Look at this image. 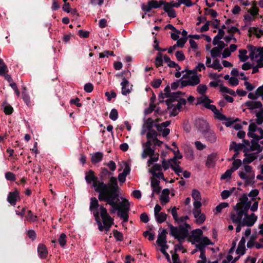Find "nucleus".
<instances>
[{
  "label": "nucleus",
  "mask_w": 263,
  "mask_h": 263,
  "mask_svg": "<svg viewBox=\"0 0 263 263\" xmlns=\"http://www.w3.org/2000/svg\"><path fill=\"white\" fill-rule=\"evenodd\" d=\"M256 122L258 125L263 123V109H261L256 114Z\"/></svg>",
  "instance_id": "4c0bfd02"
},
{
  "label": "nucleus",
  "mask_w": 263,
  "mask_h": 263,
  "mask_svg": "<svg viewBox=\"0 0 263 263\" xmlns=\"http://www.w3.org/2000/svg\"><path fill=\"white\" fill-rule=\"evenodd\" d=\"M5 177L7 180L10 181H15L16 179L15 175L10 172H7L5 174Z\"/></svg>",
  "instance_id": "338daca9"
},
{
  "label": "nucleus",
  "mask_w": 263,
  "mask_h": 263,
  "mask_svg": "<svg viewBox=\"0 0 263 263\" xmlns=\"http://www.w3.org/2000/svg\"><path fill=\"white\" fill-rule=\"evenodd\" d=\"M205 65L208 68H212L219 71H220L223 69V67L220 63L219 60L215 59L212 63V60L210 57H206Z\"/></svg>",
  "instance_id": "a211bd4d"
},
{
  "label": "nucleus",
  "mask_w": 263,
  "mask_h": 263,
  "mask_svg": "<svg viewBox=\"0 0 263 263\" xmlns=\"http://www.w3.org/2000/svg\"><path fill=\"white\" fill-rule=\"evenodd\" d=\"M160 181L157 179L152 178L151 179V186L153 188V194L152 196H153L154 194H159L161 190V187L159 186Z\"/></svg>",
  "instance_id": "cd10ccee"
},
{
  "label": "nucleus",
  "mask_w": 263,
  "mask_h": 263,
  "mask_svg": "<svg viewBox=\"0 0 263 263\" xmlns=\"http://www.w3.org/2000/svg\"><path fill=\"white\" fill-rule=\"evenodd\" d=\"M240 201L236 204L234 209L237 214H247L250 207V201L246 194H243L239 199Z\"/></svg>",
  "instance_id": "6e6552de"
},
{
  "label": "nucleus",
  "mask_w": 263,
  "mask_h": 263,
  "mask_svg": "<svg viewBox=\"0 0 263 263\" xmlns=\"http://www.w3.org/2000/svg\"><path fill=\"white\" fill-rule=\"evenodd\" d=\"M118 117V112L117 109H112L109 114V118L113 121H115Z\"/></svg>",
  "instance_id": "bf43d9fd"
},
{
  "label": "nucleus",
  "mask_w": 263,
  "mask_h": 263,
  "mask_svg": "<svg viewBox=\"0 0 263 263\" xmlns=\"http://www.w3.org/2000/svg\"><path fill=\"white\" fill-rule=\"evenodd\" d=\"M192 196L195 201L201 200L200 193L197 190L194 189L192 191Z\"/></svg>",
  "instance_id": "603ef678"
},
{
  "label": "nucleus",
  "mask_w": 263,
  "mask_h": 263,
  "mask_svg": "<svg viewBox=\"0 0 263 263\" xmlns=\"http://www.w3.org/2000/svg\"><path fill=\"white\" fill-rule=\"evenodd\" d=\"M249 58L252 61H263V47L248 46Z\"/></svg>",
  "instance_id": "9b49d317"
},
{
  "label": "nucleus",
  "mask_w": 263,
  "mask_h": 263,
  "mask_svg": "<svg viewBox=\"0 0 263 263\" xmlns=\"http://www.w3.org/2000/svg\"><path fill=\"white\" fill-rule=\"evenodd\" d=\"M122 86V94L127 95L129 94L132 90V86H130L129 82L125 79H123L121 83Z\"/></svg>",
  "instance_id": "393cba45"
},
{
  "label": "nucleus",
  "mask_w": 263,
  "mask_h": 263,
  "mask_svg": "<svg viewBox=\"0 0 263 263\" xmlns=\"http://www.w3.org/2000/svg\"><path fill=\"white\" fill-rule=\"evenodd\" d=\"M224 35V31L222 29H219L218 30V34L216 35L213 41V44L214 45H216L218 43L221 42V40Z\"/></svg>",
  "instance_id": "72a5a7b5"
},
{
  "label": "nucleus",
  "mask_w": 263,
  "mask_h": 263,
  "mask_svg": "<svg viewBox=\"0 0 263 263\" xmlns=\"http://www.w3.org/2000/svg\"><path fill=\"white\" fill-rule=\"evenodd\" d=\"M164 4V1L160 0L158 2L154 0L149 1L146 4H143L141 8L145 13L149 12L153 8H160Z\"/></svg>",
  "instance_id": "2eb2a0df"
},
{
  "label": "nucleus",
  "mask_w": 263,
  "mask_h": 263,
  "mask_svg": "<svg viewBox=\"0 0 263 263\" xmlns=\"http://www.w3.org/2000/svg\"><path fill=\"white\" fill-rule=\"evenodd\" d=\"M195 125L201 132H205L207 131L209 128V124L208 122L205 120L200 119L196 121Z\"/></svg>",
  "instance_id": "5701e85b"
},
{
  "label": "nucleus",
  "mask_w": 263,
  "mask_h": 263,
  "mask_svg": "<svg viewBox=\"0 0 263 263\" xmlns=\"http://www.w3.org/2000/svg\"><path fill=\"white\" fill-rule=\"evenodd\" d=\"M194 208V212L196 214H200L201 210L200 209L201 206V200H197L195 201L193 203Z\"/></svg>",
  "instance_id": "37998d69"
},
{
  "label": "nucleus",
  "mask_w": 263,
  "mask_h": 263,
  "mask_svg": "<svg viewBox=\"0 0 263 263\" xmlns=\"http://www.w3.org/2000/svg\"><path fill=\"white\" fill-rule=\"evenodd\" d=\"M247 51L245 49H239V58L241 62H245L246 61L249 57L247 55Z\"/></svg>",
  "instance_id": "c9c22d12"
},
{
  "label": "nucleus",
  "mask_w": 263,
  "mask_h": 263,
  "mask_svg": "<svg viewBox=\"0 0 263 263\" xmlns=\"http://www.w3.org/2000/svg\"><path fill=\"white\" fill-rule=\"evenodd\" d=\"M8 71L7 67L3 60L0 58V74H3Z\"/></svg>",
  "instance_id": "6e6d98bb"
},
{
  "label": "nucleus",
  "mask_w": 263,
  "mask_h": 263,
  "mask_svg": "<svg viewBox=\"0 0 263 263\" xmlns=\"http://www.w3.org/2000/svg\"><path fill=\"white\" fill-rule=\"evenodd\" d=\"M207 88H208L206 85L202 84H199L197 87V91L199 94L202 95L203 96V95L206 92Z\"/></svg>",
  "instance_id": "a19ab883"
},
{
  "label": "nucleus",
  "mask_w": 263,
  "mask_h": 263,
  "mask_svg": "<svg viewBox=\"0 0 263 263\" xmlns=\"http://www.w3.org/2000/svg\"><path fill=\"white\" fill-rule=\"evenodd\" d=\"M250 35H254L257 38H259L263 36V29L258 27H250L248 30Z\"/></svg>",
  "instance_id": "c85d7f7f"
},
{
  "label": "nucleus",
  "mask_w": 263,
  "mask_h": 263,
  "mask_svg": "<svg viewBox=\"0 0 263 263\" xmlns=\"http://www.w3.org/2000/svg\"><path fill=\"white\" fill-rule=\"evenodd\" d=\"M216 45H217V46L212 49L210 51L211 57L213 58H216L218 57L222 50L225 47V44L223 42H220Z\"/></svg>",
  "instance_id": "412c9836"
},
{
  "label": "nucleus",
  "mask_w": 263,
  "mask_h": 263,
  "mask_svg": "<svg viewBox=\"0 0 263 263\" xmlns=\"http://www.w3.org/2000/svg\"><path fill=\"white\" fill-rule=\"evenodd\" d=\"M242 162L240 159H235L232 163V167L231 168L233 172L237 170L241 165Z\"/></svg>",
  "instance_id": "49530a36"
},
{
  "label": "nucleus",
  "mask_w": 263,
  "mask_h": 263,
  "mask_svg": "<svg viewBox=\"0 0 263 263\" xmlns=\"http://www.w3.org/2000/svg\"><path fill=\"white\" fill-rule=\"evenodd\" d=\"M113 235L117 241H121L123 240V234L117 230L113 231Z\"/></svg>",
  "instance_id": "c03bdc74"
},
{
  "label": "nucleus",
  "mask_w": 263,
  "mask_h": 263,
  "mask_svg": "<svg viewBox=\"0 0 263 263\" xmlns=\"http://www.w3.org/2000/svg\"><path fill=\"white\" fill-rule=\"evenodd\" d=\"M162 83L161 79H155L152 82L151 85L155 88H157L160 87Z\"/></svg>",
  "instance_id": "774afa93"
},
{
  "label": "nucleus",
  "mask_w": 263,
  "mask_h": 263,
  "mask_svg": "<svg viewBox=\"0 0 263 263\" xmlns=\"http://www.w3.org/2000/svg\"><path fill=\"white\" fill-rule=\"evenodd\" d=\"M233 172V170L231 168L227 170L226 172L221 175L220 177L221 179L226 180L230 179L231 175Z\"/></svg>",
  "instance_id": "09e8293b"
},
{
  "label": "nucleus",
  "mask_w": 263,
  "mask_h": 263,
  "mask_svg": "<svg viewBox=\"0 0 263 263\" xmlns=\"http://www.w3.org/2000/svg\"><path fill=\"white\" fill-rule=\"evenodd\" d=\"M185 72L180 80L182 87L195 86L200 84L201 74H198L192 70L185 69Z\"/></svg>",
  "instance_id": "7ed1b4c3"
},
{
  "label": "nucleus",
  "mask_w": 263,
  "mask_h": 263,
  "mask_svg": "<svg viewBox=\"0 0 263 263\" xmlns=\"http://www.w3.org/2000/svg\"><path fill=\"white\" fill-rule=\"evenodd\" d=\"M206 66L204 65L203 63H199L196 66V67L192 70L194 72H195L196 73H198V72H200L203 70H205Z\"/></svg>",
  "instance_id": "de8ad7c7"
},
{
  "label": "nucleus",
  "mask_w": 263,
  "mask_h": 263,
  "mask_svg": "<svg viewBox=\"0 0 263 263\" xmlns=\"http://www.w3.org/2000/svg\"><path fill=\"white\" fill-rule=\"evenodd\" d=\"M89 209L94 213L96 212V214H107L106 208L102 205L100 206L97 199L95 197L91 198Z\"/></svg>",
  "instance_id": "ddd939ff"
},
{
  "label": "nucleus",
  "mask_w": 263,
  "mask_h": 263,
  "mask_svg": "<svg viewBox=\"0 0 263 263\" xmlns=\"http://www.w3.org/2000/svg\"><path fill=\"white\" fill-rule=\"evenodd\" d=\"M205 138L207 140L209 141L211 143H213L216 140V136L215 134L212 132H207L205 134Z\"/></svg>",
  "instance_id": "e433bc0d"
},
{
  "label": "nucleus",
  "mask_w": 263,
  "mask_h": 263,
  "mask_svg": "<svg viewBox=\"0 0 263 263\" xmlns=\"http://www.w3.org/2000/svg\"><path fill=\"white\" fill-rule=\"evenodd\" d=\"M257 158V154L253 153L249 154L246 156L245 158L243 160L244 164H248L253 162L254 160Z\"/></svg>",
  "instance_id": "473e14b6"
},
{
  "label": "nucleus",
  "mask_w": 263,
  "mask_h": 263,
  "mask_svg": "<svg viewBox=\"0 0 263 263\" xmlns=\"http://www.w3.org/2000/svg\"><path fill=\"white\" fill-rule=\"evenodd\" d=\"M248 136L254 140L258 141L263 138V129L258 127L255 123H251L249 126Z\"/></svg>",
  "instance_id": "9d476101"
},
{
  "label": "nucleus",
  "mask_w": 263,
  "mask_h": 263,
  "mask_svg": "<svg viewBox=\"0 0 263 263\" xmlns=\"http://www.w3.org/2000/svg\"><path fill=\"white\" fill-rule=\"evenodd\" d=\"M85 180L88 184L92 183V186L95 191L99 194H100L101 189L106 186L105 183L98 180L97 177L95 175L94 172L91 170L85 173Z\"/></svg>",
  "instance_id": "423d86ee"
},
{
  "label": "nucleus",
  "mask_w": 263,
  "mask_h": 263,
  "mask_svg": "<svg viewBox=\"0 0 263 263\" xmlns=\"http://www.w3.org/2000/svg\"><path fill=\"white\" fill-rule=\"evenodd\" d=\"M157 134L154 130L149 131L146 134V137L148 140H150L151 141V140H152V141H153L155 138H157Z\"/></svg>",
  "instance_id": "3c124183"
},
{
  "label": "nucleus",
  "mask_w": 263,
  "mask_h": 263,
  "mask_svg": "<svg viewBox=\"0 0 263 263\" xmlns=\"http://www.w3.org/2000/svg\"><path fill=\"white\" fill-rule=\"evenodd\" d=\"M119 189L117 178L115 177H110L109 183L106 184L105 187L101 189L98 196L99 199L106 202L107 203H114L112 197L118 195Z\"/></svg>",
  "instance_id": "f03ea898"
},
{
  "label": "nucleus",
  "mask_w": 263,
  "mask_h": 263,
  "mask_svg": "<svg viewBox=\"0 0 263 263\" xmlns=\"http://www.w3.org/2000/svg\"><path fill=\"white\" fill-rule=\"evenodd\" d=\"M170 253L172 254L173 263H182L177 253L173 252V251H171Z\"/></svg>",
  "instance_id": "5fc2aeb1"
},
{
  "label": "nucleus",
  "mask_w": 263,
  "mask_h": 263,
  "mask_svg": "<svg viewBox=\"0 0 263 263\" xmlns=\"http://www.w3.org/2000/svg\"><path fill=\"white\" fill-rule=\"evenodd\" d=\"M176 57L178 61H182L185 59V55L182 51H177L175 54Z\"/></svg>",
  "instance_id": "e2e57ef3"
},
{
  "label": "nucleus",
  "mask_w": 263,
  "mask_h": 263,
  "mask_svg": "<svg viewBox=\"0 0 263 263\" xmlns=\"http://www.w3.org/2000/svg\"><path fill=\"white\" fill-rule=\"evenodd\" d=\"M242 226L252 227L256 222L257 217L255 215H244Z\"/></svg>",
  "instance_id": "aec40b11"
},
{
  "label": "nucleus",
  "mask_w": 263,
  "mask_h": 263,
  "mask_svg": "<svg viewBox=\"0 0 263 263\" xmlns=\"http://www.w3.org/2000/svg\"><path fill=\"white\" fill-rule=\"evenodd\" d=\"M167 215H155V216L157 222L161 223L166 220Z\"/></svg>",
  "instance_id": "4d7b16f0"
},
{
  "label": "nucleus",
  "mask_w": 263,
  "mask_h": 263,
  "mask_svg": "<svg viewBox=\"0 0 263 263\" xmlns=\"http://www.w3.org/2000/svg\"><path fill=\"white\" fill-rule=\"evenodd\" d=\"M163 9L165 12L167 13V15L170 17L174 18L176 16V12L173 9V7H179V4L176 3L174 1L170 2L169 3H166L164 2Z\"/></svg>",
  "instance_id": "dca6fc26"
},
{
  "label": "nucleus",
  "mask_w": 263,
  "mask_h": 263,
  "mask_svg": "<svg viewBox=\"0 0 263 263\" xmlns=\"http://www.w3.org/2000/svg\"><path fill=\"white\" fill-rule=\"evenodd\" d=\"M103 157V154L102 152H96L91 154V160L93 164H96L101 161Z\"/></svg>",
  "instance_id": "2f4dec72"
},
{
  "label": "nucleus",
  "mask_w": 263,
  "mask_h": 263,
  "mask_svg": "<svg viewBox=\"0 0 263 263\" xmlns=\"http://www.w3.org/2000/svg\"><path fill=\"white\" fill-rule=\"evenodd\" d=\"M194 217L196 222L198 224L203 223L206 219L205 215H194Z\"/></svg>",
  "instance_id": "79ce46f5"
},
{
  "label": "nucleus",
  "mask_w": 263,
  "mask_h": 263,
  "mask_svg": "<svg viewBox=\"0 0 263 263\" xmlns=\"http://www.w3.org/2000/svg\"><path fill=\"white\" fill-rule=\"evenodd\" d=\"M255 17L253 15L250 14L249 13L246 14L244 15V21L246 24L250 23L255 20Z\"/></svg>",
  "instance_id": "864d4df0"
},
{
  "label": "nucleus",
  "mask_w": 263,
  "mask_h": 263,
  "mask_svg": "<svg viewBox=\"0 0 263 263\" xmlns=\"http://www.w3.org/2000/svg\"><path fill=\"white\" fill-rule=\"evenodd\" d=\"M118 195L112 197L114 203H108L114 210H118L121 214H126L129 210V203L128 201L125 199L120 201L118 198Z\"/></svg>",
  "instance_id": "0eeeda50"
},
{
  "label": "nucleus",
  "mask_w": 263,
  "mask_h": 263,
  "mask_svg": "<svg viewBox=\"0 0 263 263\" xmlns=\"http://www.w3.org/2000/svg\"><path fill=\"white\" fill-rule=\"evenodd\" d=\"M66 238L67 236L65 234L62 233L60 235L58 241L61 247H63L66 245L67 242Z\"/></svg>",
  "instance_id": "a18cd8bd"
},
{
  "label": "nucleus",
  "mask_w": 263,
  "mask_h": 263,
  "mask_svg": "<svg viewBox=\"0 0 263 263\" xmlns=\"http://www.w3.org/2000/svg\"><path fill=\"white\" fill-rule=\"evenodd\" d=\"M37 253L40 258L45 259L48 255V251L45 245L40 243L37 247Z\"/></svg>",
  "instance_id": "b1692460"
},
{
  "label": "nucleus",
  "mask_w": 263,
  "mask_h": 263,
  "mask_svg": "<svg viewBox=\"0 0 263 263\" xmlns=\"http://www.w3.org/2000/svg\"><path fill=\"white\" fill-rule=\"evenodd\" d=\"M232 192L228 190H224L221 193V198L223 199H226L229 197L232 194Z\"/></svg>",
  "instance_id": "69168bd1"
},
{
  "label": "nucleus",
  "mask_w": 263,
  "mask_h": 263,
  "mask_svg": "<svg viewBox=\"0 0 263 263\" xmlns=\"http://www.w3.org/2000/svg\"><path fill=\"white\" fill-rule=\"evenodd\" d=\"M167 232L166 229H163L161 233L159 234L156 242L158 245L161 243H166V234Z\"/></svg>",
  "instance_id": "c756f323"
},
{
  "label": "nucleus",
  "mask_w": 263,
  "mask_h": 263,
  "mask_svg": "<svg viewBox=\"0 0 263 263\" xmlns=\"http://www.w3.org/2000/svg\"><path fill=\"white\" fill-rule=\"evenodd\" d=\"M186 104V100L185 99L176 98L175 102H171V105H173L172 108H168L172 109V115L175 116L180 111V109Z\"/></svg>",
  "instance_id": "4468645a"
},
{
  "label": "nucleus",
  "mask_w": 263,
  "mask_h": 263,
  "mask_svg": "<svg viewBox=\"0 0 263 263\" xmlns=\"http://www.w3.org/2000/svg\"><path fill=\"white\" fill-rule=\"evenodd\" d=\"M110 173L106 168H102V171L100 174V177L102 179H104L106 176H109Z\"/></svg>",
  "instance_id": "680f3d73"
},
{
  "label": "nucleus",
  "mask_w": 263,
  "mask_h": 263,
  "mask_svg": "<svg viewBox=\"0 0 263 263\" xmlns=\"http://www.w3.org/2000/svg\"><path fill=\"white\" fill-rule=\"evenodd\" d=\"M155 65L157 67L162 66L163 65V59L162 54L158 53L155 58Z\"/></svg>",
  "instance_id": "58836bf2"
},
{
  "label": "nucleus",
  "mask_w": 263,
  "mask_h": 263,
  "mask_svg": "<svg viewBox=\"0 0 263 263\" xmlns=\"http://www.w3.org/2000/svg\"><path fill=\"white\" fill-rule=\"evenodd\" d=\"M256 237L253 235H252L250 237V240L248 241L247 246L248 248L251 249L254 247L255 245V240Z\"/></svg>",
  "instance_id": "0e129e2a"
},
{
  "label": "nucleus",
  "mask_w": 263,
  "mask_h": 263,
  "mask_svg": "<svg viewBox=\"0 0 263 263\" xmlns=\"http://www.w3.org/2000/svg\"><path fill=\"white\" fill-rule=\"evenodd\" d=\"M152 142L150 140H147L145 143L142 144L143 151L141 154L142 159H145L148 156L154 155L155 150L151 147Z\"/></svg>",
  "instance_id": "f3484780"
},
{
  "label": "nucleus",
  "mask_w": 263,
  "mask_h": 263,
  "mask_svg": "<svg viewBox=\"0 0 263 263\" xmlns=\"http://www.w3.org/2000/svg\"><path fill=\"white\" fill-rule=\"evenodd\" d=\"M20 199L19 192L15 190L13 192H10L8 197L7 201L12 205H15L16 202Z\"/></svg>",
  "instance_id": "4be33fe9"
},
{
  "label": "nucleus",
  "mask_w": 263,
  "mask_h": 263,
  "mask_svg": "<svg viewBox=\"0 0 263 263\" xmlns=\"http://www.w3.org/2000/svg\"><path fill=\"white\" fill-rule=\"evenodd\" d=\"M243 215H230V219L232 220L233 223L242 224Z\"/></svg>",
  "instance_id": "f704fd0d"
},
{
  "label": "nucleus",
  "mask_w": 263,
  "mask_h": 263,
  "mask_svg": "<svg viewBox=\"0 0 263 263\" xmlns=\"http://www.w3.org/2000/svg\"><path fill=\"white\" fill-rule=\"evenodd\" d=\"M259 9L255 6H252L248 11V13L250 14L256 16L258 14Z\"/></svg>",
  "instance_id": "8fccbe9b"
},
{
  "label": "nucleus",
  "mask_w": 263,
  "mask_h": 263,
  "mask_svg": "<svg viewBox=\"0 0 263 263\" xmlns=\"http://www.w3.org/2000/svg\"><path fill=\"white\" fill-rule=\"evenodd\" d=\"M245 105L249 109L260 108L262 107V104L260 101L255 100L247 101L245 103Z\"/></svg>",
  "instance_id": "bb28decb"
},
{
  "label": "nucleus",
  "mask_w": 263,
  "mask_h": 263,
  "mask_svg": "<svg viewBox=\"0 0 263 263\" xmlns=\"http://www.w3.org/2000/svg\"><path fill=\"white\" fill-rule=\"evenodd\" d=\"M229 206V203L227 202H222L216 207L217 212L220 213L222 212V209L226 208Z\"/></svg>",
  "instance_id": "052dcab7"
},
{
  "label": "nucleus",
  "mask_w": 263,
  "mask_h": 263,
  "mask_svg": "<svg viewBox=\"0 0 263 263\" xmlns=\"http://www.w3.org/2000/svg\"><path fill=\"white\" fill-rule=\"evenodd\" d=\"M220 91L222 92L229 93L234 96H236V92L233 90L229 89L225 86H221Z\"/></svg>",
  "instance_id": "13d9d810"
},
{
  "label": "nucleus",
  "mask_w": 263,
  "mask_h": 263,
  "mask_svg": "<svg viewBox=\"0 0 263 263\" xmlns=\"http://www.w3.org/2000/svg\"><path fill=\"white\" fill-rule=\"evenodd\" d=\"M170 121H166L161 124H157L156 125V129L158 132L162 133V135L163 137H166L170 132V129L167 128V127L170 125Z\"/></svg>",
  "instance_id": "6ab92c4d"
},
{
  "label": "nucleus",
  "mask_w": 263,
  "mask_h": 263,
  "mask_svg": "<svg viewBox=\"0 0 263 263\" xmlns=\"http://www.w3.org/2000/svg\"><path fill=\"white\" fill-rule=\"evenodd\" d=\"M184 95V92L181 91L171 92L170 87L167 86L164 89L163 98H167L165 102L167 105L168 108H172L173 105H171V102H175L176 98H178L180 95Z\"/></svg>",
  "instance_id": "1a4fd4ad"
},
{
  "label": "nucleus",
  "mask_w": 263,
  "mask_h": 263,
  "mask_svg": "<svg viewBox=\"0 0 263 263\" xmlns=\"http://www.w3.org/2000/svg\"><path fill=\"white\" fill-rule=\"evenodd\" d=\"M149 157V159L148 160L147 162L148 166H149L154 162H157L159 159V154L157 153H154V155H152L151 156Z\"/></svg>",
  "instance_id": "ea45409f"
},
{
  "label": "nucleus",
  "mask_w": 263,
  "mask_h": 263,
  "mask_svg": "<svg viewBox=\"0 0 263 263\" xmlns=\"http://www.w3.org/2000/svg\"><path fill=\"white\" fill-rule=\"evenodd\" d=\"M175 222L177 223H182L183 224H180L178 227L170 226V235L173 236L177 239L179 244H176L174 246V253L178 251L182 250V253L186 252V250L183 248L182 243L184 242L185 238L189 236V229L190 228L189 224L185 222L189 217L186 215L185 216H179V215H172Z\"/></svg>",
  "instance_id": "f257e3e1"
},
{
  "label": "nucleus",
  "mask_w": 263,
  "mask_h": 263,
  "mask_svg": "<svg viewBox=\"0 0 263 263\" xmlns=\"http://www.w3.org/2000/svg\"><path fill=\"white\" fill-rule=\"evenodd\" d=\"M245 243L246 239L244 237H242L238 243L237 249L236 251V253L237 254L243 255L245 254L246 251Z\"/></svg>",
  "instance_id": "a878e982"
},
{
  "label": "nucleus",
  "mask_w": 263,
  "mask_h": 263,
  "mask_svg": "<svg viewBox=\"0 0 263 263\" xmlns=\"http://www.w3.org/2000/svg\"><path fill=\"white\" fill-rule=\"evenodd\" d=\"M170 191L167 189L163 190L160 197V200L162 204H166L169 201Z\"/></svg>",
  "instance_id": "7c9ffc66"
},
{
  "label": "nucleus",
  "mask_w": 263,
  "mask_h": 263,
  "mask_svg": "<svg viewBox=\"0 0 263 263\" xmlns=\"http://www.w3.org/2000/svg\"><path fill=\"white\" fill-rule=\"evenodd\" d=\"M243 170L239 171L238 175L240 178L246 181H249L251 179H253L255 177V174L252 170V167L248 165H245Z\"/></svg>",
  "instance_id": "f8f14e48"
},
{
  "label": "nucleus",
  "mask_w": 263,
  "mask_h": 263,
  "mask_svg": "<svg viewBox=\"0 0 263 263\" xmlns=\"http://www.w3.org/2000/svg\"><path fill=\"white\" fill-rule=\"evenodd\" d=\"M197 101L196 105L202 104L206 108L213 112L215 118L221 121L226 119L225 116L220 112L216 107L214 105L211 104L213 101L210 100L208 96H203L198 98Z\"/></svg>",
  "instance_id": "39448f33"
},
{
  "label": "nucleus",
  "mask_w": 263,
  "mask_h": 263,
  "mask_svg": "<svg viewBox=\"0 0 263 263\" xmlns=\"http://www.w3.org/2000/svg\"><path fill=\"white\" fill-rule=\"evenodd\" d=\"M95 219L100 231L108 232L114 224V218L109 215H94Z\"/></svg>",
  "instance_id": "20e7f679"
}]
</instances>
